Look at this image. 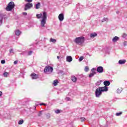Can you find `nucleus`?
<instances>
[{
  "label": "nucleus",
  "instance_id": "nucleus-23",
  "mask_svg": "<svg viewBox=\"0 0 127 127\" xmlns=\"http://www.w3.org/2000/svg\"><path fill=\"white\" fill-rule=\"evenodd\" d=\"M96 73H91L89 75V78H92V77H93L94 75H95Z\"/></svg>",
  "mask_w": 127,
  "mask_h": 127
},
{
  "label": "nucleus",
  "instance_id": "nucleus-41",
  "mask_svg": "<svg viewBox=\"0 0 127 127\" xmlns=\"http://www.w3.org/2000/svg\"><path fill=\"white\" fill-rule=\"evenodd\" d=\"M23 14L24 15H27V13L24 12H23Z\"/></svg>",
  "mask_w": 127,
  "mask_h": 127
},
{
  "label": "nucleus",
  "instance_id": "nucleus-30",
  "mask_svg": "<svg viewBox=\"0 0 127 127\" xmlns=\"http://www.w3.org/2000/svg\"><path fill=\"white\" fill-rule=\"evenodd\" d=\"M2 24V17H0V25Z\"/></svg>",
  "mask_w": 127,
  "mask_h": 127
},
{
  "label": "nucleus",
  "instance_id": "nucleus-40",
  "mask_svg": "<svg viewBox=\"0 0 127 127\" xmlns=\"http://www.w3.org/2000/svg\"><path fill=\"white\" fill-rule=\"evenodd\" d=\"M91 71H92V73H96V72H95V68H92L91 69Z\"/></svg>",
  "mask_w": 127,
  "mask_h": 127
},
{
  "label": "nucleus",
  "instance_id": "nucleus-43",
  "mask_svg": "<svg viewBox=\"0 0 127 127\" xmlns=\"http://www.w3.org/2000/svg\"><path fill=\"white\" fill-rule=\"evenodd\" d=\"M2 95V92L1 91H0V97H1Z\"/></svg>",
  "mask_w": 127,
  "mask_h": 127
},
{
  "label": "nucleus",
  "instance_id": "nucleus-14",
  "mask_svg": "<svg viewBox=\"0 0 127 127\" xmlns=\"http://www.w3.org/2000/svg\"><path fill=\"white\" fill-rule=\"evenodd\" d=\"M71 81H72V82H73L74 83H76V82H77V77H76L75 76H71Z\"/></svg>",
  "mask_w": 127,
  "mask_h": 127
},
{
  "label": "nucleus",
  "instance_id": "nucleus-13",
  "mask_svg": "<svg viewBox=\"0 0 127 127\" xmlns=\"http://www.w3.org/2000/svg\"><path fill=\"white\" fill-rule=\"evenodd\" d=\"M127 62V60H120L119 61V64H120L121 65H124Z\"/></svg>",
  "mask_w": 127,
  "mask_h": 127
},
{
  "label": "nucleus",
  "instance_id": "nucleus-19",
  "mask_svg": "<svg viewBox=\"0 0 127 127\" xmlns=\"http://www.w3.org/2000/svg\"><path fill=\"white\" fill-rule=\"evenodd\" d=\"M122 91H123V88H118L117 90V93H118V94H120V93H122Z\"/></svg>",
  "mask_w": 127,
  "mask_h": 127
},
{
  "label": "nucleus",
  "instance_id": "nucleus-37",
  "mask_svg": "<svg viewBox=\"0 0 127 127\" xmlns=\"http://www.w3.org/2000/svg\"><path fill=\"white\" fill-rule=\"evenodd\" d=\"M33 52H32V51H31L30 52H28V55H31V54H32V53Z\"/></svg>",
  "mask_w": 127,
  "mask_h": 127
},
{
  "label": "nucleus",
  "instance_id": "nucleus-32",
  "mask_svg": "<svg viewBox=\"0 0 127 127\" xmlns=\"http://www.w3.org/2000/svg\"><path fill=\"white\" fill-rule=\"evenodd\" d=\"M38 117H41L42 116V111H40L38 114Z\"/></svg>",
  "mask_w": 127,
  "mask_h": 127
},
{
  "label": "nucleus",
  "instance_id": "nucleus-47",
  "mask_svg": "<svg viewBox=\"0 0 127 127\" xmlns=\"http://www.w3.org/2000/svg\"><path fill=\"white\" fill-rule=\"evenodd\" d=\"M126 43H124V45H126V44H125Z\"/></svg>",
  "mask_w": 127,
  "mask_h": 127
},
{
  "label": "nucleus",
  "instance_id": "nucleus-7",
  "mask_svg": "<svg viewBox=\"0 0 127 127\" xmlns=\"http://www.w3.org/2000/svg\"><path fill=\"white\" fill-rule=\"evenodd\" d=\"M58 18L60 21H63V20H64V14L63 13L60 14L58 16Z\"/></svg>",
  "mask_w": 127,
  "mask_h": 127
},
{
  "label": "nucleus",
  "instance_id": "nucleus-2",
  "mask_svg": "<svg viewBox=\"0 0 127 127\" xmlns=\"http://www.w3.org/2000/svg\"><path fill=\"white\" fill-rule=\"evenodd\" d=\"M108 91H109V87H99L95 90V97L96 98H100L104 92H108Z\"/></svg>",
  "mask_w": 127,
  "mask_h": 127
},
{
  "label": "nucleus",
  "instance_id": "nucleus-42",
  "mask_svg": "<svg viewBox=\"0 0 127 127\" xmlns=\"http://www.w3.org/2000/svg\"><path fill=\"white\" fill-rule=\"evenodd\" d=\"M14 64L15 65L16 64H17V61H15L14 62Z\"/></svg>",
  "mask_w": 127,
  "mask_h": 127
},
{
  "label": "nucleus",
  "instance_id": "nucleus-18",
  "mask_svg": "<svg viewBox=\"0 0 127 127\" xmlns=\"http://www.w3.org/2000/svg\"><path fill=\"white\" fill-rule=\"evenodd\" d=\"M102 80H99L97 81L95 83L96 86H100V85H101V84L102 83Z\"/></svg>",
  "mask_w": 127,
  "mask_h": 127
},
{
  "label": "nucleus",
  "instance_id": "nucleus-1",
  "mask_svg": "<svg viewBox=\"0 0 127 127\" xmlns=\"http://www.w3.org/2000/svg\"><path fill=\"white\" fill-rule=\"evenodd\" d=\"M36 17L38 19L41 18L40 20V21L41 22V27H45L46 21H47V13H46V12H43L40 14H37Z\"/></svg>",
  "mask_w": 127,
  "mask_h": 127
},
{
  "label": "nucleus",
  "instance_id": "nucleus-11",
  "mask_svg": "<svg viewBox=\"0 0 127 127\" xmlns=\"http://www.w3.org/2000/svg\"><path fill=\"white\" fill-rule=\"evenodd\" d=\"M97 35H98V34H97L95 32L91 33L90 35V38H95V37H96V36H97Z\"/></svg>",
  "mask_w": 127,
  "mask_h": 127
},
{
  "label": "nucleus",
  "instance_id": "nucleus-36",
  "mask_svg": "<svg viewBox=\"0 0 127 127\" xmlns=\"http://www.w3.org/2000/svg\"><path fill=\"white\" fill-rule=\"evenodd\" d=\"M25 1H27V2H31L32 0H25Z\"/></svg>",
  "mask_w": 127,
  "mask_h": 127
},
{
  "label": "nucleus",
  "instance_id": "nucleus-17",
  "mask_svg": "<svg viewBox=\"0 0 127 127\" xmlns=\"http://www.w3.org/2000/svg\"><path fill=\"white\" fill-rule=\"evenodd\" d=\"M35 8L36 9H38L40 8V2H38V3L36 4Z\"/></svg>",
  "mask_w": 127,
  "mask_h": 127
},
{
  "label": "nucleus",
  "instance_id": "nucleus-10",
  "mask_svg": "<svg viewBox=\"0 0 127 127\" xmlns=\"http://www.w3.org/2000/svg\"><path fill=\"white\" fill-rule=\"evenodd\" d=\"M31 77L33 79H37L38 78V75L35 73H32L31 74Z\"/></svg>",
  "mask_w": 127,
  "mask_h": 127
},
{
  "label": "nucleus",
  "instance_id": "nucleus-22",
  "mask_svg": "<svg viewBox=\"0 0 127 127\" xmlns=\"http://www.w3.org/2000/svg\"><path fill=\"white\" fill-rule=\"evenodd\" d=\"M101 21L102 22H105V21L108 22L109 21V19L108 18H104Z\"/></svg>",
  "mask_w": 127,
  "mask_h": 127
},
{
  "label": "nucleus",
  "instance_id": "nucleus-15",
  "mask_svg": "<svg viewBox=\"0 0 127 127\" xmlns=\"http://www.w3.org/2000/svg\"><path fill=\"white\" fill-rule=\"evenodd\" d=\"M119 39H120V38H119V37L115 36L113 38L112 41H113V42H117V41H118V40H119Z\"/></svg>",
  "mask_w": 127,
  "mask_h": 127
},
{
  "label": "nucleus",
  "instance_id": "nucleus-34",
  "mask_svg": "<svg viewBox=\"0 0 127 127\" xmlns=\"http://www.w3.org/2000/svg\"><path fill=\"white\" fill-rule=\"evenodd\" d=\"M81 122H85L86 121V119L85 118H81Z\"/></svg>",
  "mask_w": 127,
  "mask_h": 127
},
{
  "label": "nucleus",
  "instance_id": "nucleus-46",
  "mask_svg": "<svg viewBox=\"0 0 127 127\" xmlns=\"http://www.w3.org/2000/svg\"><path fill=\"white\" fill-rule=\"evenodd\" d=\"M42 105H44L43 103V104H40V106H42Z\"/></svg>",
  "mask_w": 127,
  "mask_h": 127
},
{
  "label": "nucleus",
  "instance_id": "nucleus-3",
  "mask_svg": "<svg viewBox=\"0 0 127 127\" xmlns=\"http://www.w3.org/2000/svg\"><path fill=\"white\" fill-rule=\"evenodd\" d=\"M74 42L78 45H82L85 42V37L83 36L77 37L74 40Z\"/></svg>",
  "mask_w": 127,
  "mask_h": 127
},
{
  "label": "nucleus",
  "instance_id": "nucleus-12",
  "mask_svg": "<svg viewBox=\"0 0 127 127\" xmlns=\"http://www.w3.org/2000/svg\"><path fill=\"white\" fill-rule=\"evenodd\" d=\"M73 59L71 56H67L66 57V61L67 62H72Z\"/></svg>",
  "mask_w": 127,
  "mask_h": 127
},
{
  "label": "nucleus",
  "instance_id": "nucleus-35",
  "mask_svg": "<svg viewBox=\"0 0 127 127\" xmlns=\"http://www.w3.org/2000/svg\"><path fill=\"white\" fill-rule=\"evenodd\" d=\"M1 64H5V61L4 60H2L1 61Z\"/></svg>",
  "mask_w": 127,
  "mask_h": 127
},
{
  "label": "nucleus",
  "instance_id": "nucleus-28",
  "mask_svg": "<svg viewBox=\"0 0 127 127\" xmlns=\"http://www.w3.org/2000/svg\"><path fill=\"white\" fill-rule=\"evenodd\" d=\"M8 75V73L7 72H4L3 73L4 77H7Z\"/></svg>",
  "mask_w": 127,
  "mask_h": 127
},
{
  "label": "nucleus",
  "instance_id": "nucleus-39",
  "mask_svg": "<svg viewBox=\"0 0 127 127\" xmlns=\"http://www.w3.org/2000/svg\"><path fill=\"white\" fill-rule=\"evenodd\" d=\"M66 101H70V98H69L68 97H67L65 98Z\"/></svg>",
  "mask_w": 127,
  "mask_h": 127
},
{
  "label": "nucleus",
  "instance_id": "nucleus-6",
  "mask_svg": "<svg viewBox=\"0 0 127 127\" xmlns=\"http://www.w3.org/2000/svg\"><path fill=\"white\" fill-rule=\"evenodd\" d=\"M33 6L32 3H27L25 5L24 9L25 10H27V9H29L31 8Z\"/></svg>",
  "mask_w": 127,
  "mask_h": 127
},
{
  "label": "nucleus",
  "instance_id": "nucleus-9",
  "mask_svg": "<svg viewBox=\"0 0 127 127\" xmlns=\"http://www.w3.org/2000/svg\"><path fill=\"white\" fill-rule=\"evenodd\" d=\"M103 84L104 86H105L103 87H108V86H110V85H111V82H110V81L109 80H106L104 81Z\"/></svg>",
  "mask_w": 127,
  "mask_h": 127
},
{
  "label": "nucleus",
  "instance_id": "nucleus-16",
  "mask_svg": "<svg viewBox=\"0 0 127 127\" xmlns=\"http://www.w3.org/2000/svg\"><path fill=\"white\" fill-rule=\"evenodd\" d=\"M15 34L17 35V36H19L20 34H21V32L19 31V30H16L15 31Z\"/></svg>",
  "mask_w": 127,
  "mask_h": 127
},
{
  "label": "nucleus",
  "instance_id": "nucleus-20",
  "mask_svg": "<svg viewBox=\"0 0 127 127\" xmlns=\"http://www.w3.org/2000/svg\"><path fill=\"white\" fill-rule=\"evenodd\" d=\"M50 42H52L53 43H56V39H53V38H51L50 39Z\"/></svg>",
  "mask_w": 127,
  "mask_h": 127
},
{
  "label": "nucleus",
  "instance_id": "nucleus-31",
  "mask_svg": "<svg viewBox=\"0 0 127 127\" xmlns=\"http://www.w3.org/2000/svg\"><path fill=\"white\" fill-rule=\"evenodd\" d=\"M127 34L126 33H124L123 34L122 37H123V38H127Z\"/></svg>",
  "mask_w": 127,
  "mask_h": 127
},
{
  "label": "nucleus",
  "instance_id": "nucleus-29",
  "mask_svg": "<svg viewBox=\"0 0 127 127\" xmlns=\"http://www.w3.org/2000/svg\"><path fill=\"white\" fill-rule=\"evenodd\" d=\"M122 114H123V112H119V113H116V115L117 117H119V116H121L122 115Z\"/></svg>",
  "mask_w": 127,
  "mask_h": 127
},
{
  "label": "nucleus",
  "instance_id": "nucleus-33",
  "mask_svg": "<svg viewBox=\"0 0 127 127\" xmlns=\"http://www.w3.org/2000/svg\"><path fill=\"white\" fill-rule=\"evenodd\" d=\"M46 116H47V119H50V117H51L50 114L48 113Z\"/></svg>",
  "mask_w": 127,
  "mask_h": 127
},
{
  "label": "nucleus",
  "instance_id": "nucleus-44",
  "mask_svg": "<svg viewBox=\"0 0 127 127\" xmlns=\"http://www.w3.org/2000/svg\"><path fill=\"white\" fill-rule=\"evenodd\" d=\"M116 13L117 14H119V13H120V11H117Z\"/></svg>",
  "mask_w": 127,
  "mask_h": 127
},
{
  "label": "nucleus",
  "instance_id": "nucleus-25",
  "mask_svg": "<svg viewBox=\"0 0 127 127\" xmlns=\"http://www.w3.org/2000/svg\"><path fill=\"white\" fill-rule=\"evenodd\" d=\"M55 113H56V114H60V113H61V111H60V110L58 109L55 111Z\"/></svg>",
  "mask_w": 127,
  "mask_h": 127
},
{
  "label": "nucleus",
  "instance_id": "nucleus-38",
  "mask_svg": "<svg viewBox=\"0 0 127 127\" xmlns=\"http://www.w3.org/2000/svg\"><path fill=\"white\" fill-rule=\"evenodd\" d=\"M9 52H10V53H14V52H13V49H11V50H9Z\"/></svg>",
  "mask_w": 127,
  "mask_h": 127
},
{
  "label": "nucleus",
  "instance_id": "nucleus-8",
  "mask_svg": "<svg viewBox=\"0 0 127 127\" xmlns=\"http://www.w3.org/2000/svg\"><path fill=\"white\" fill-rule=\"evenodd\" d=\"M98 73H103L104 72V68L102 66H98L97 68Z\"/></svg>",
  "mask_w": 127,
  "mask_h": 127
},
{
  "label": "nucleus",
  "instance_id": "nucleus-24",
  "mask_svg": "<svg viewBox=\"0 0 127 127\" xmlns=\"http://www.w3.org/2000/svg\"><path fill=\"white\" fill-rule=\"evenodd\" d=\"M84 70H85V72H88V71H89V66H86L85 67Z\"/></svg>",
  "mask_w": 127,
  "mask_h": 127
},
{
  "label": "nucleus",
  "instance_id": "nucleus-4",
  "mask_svg": "<svg viewBox=\"0 0 127 127\" xmlns=\"http://www.w3.org/2000/svg\"><path fill=\"white\" fill-rule=\"evenodd\" d=\"M14 2H13V1L10 2L6 7V10H7V11H10V10L14 8Z\"/></svg>",
  "mask_w": 127,
  "mask_h": 127
},
{
  "label": "nucleus",
  "instance_id": "nucleus-26",
  "mask_svg": "<svg viewBox=\"0 0 127 127\" xmlns=\"http://www.w3.org/2000/svg\"><path fill=\"white\" fill-rule=\"evenodd\" d=\"M23 120H20L19 122H18V125H22V124H23Z\"/></svg>",
  "mask_w": 127,
  "mask_h": 127
},
{
  "label": "nucleus",
  "instance_id": "nucleus-5",
  "mask_svg": "<svg viewBox=\"0 0 127 127\" xmlns=\"http://www.w3.org/2000/svg\"><path fill=\"white\" fill-rule=\"evenodd\" d=\"M44 72V73H47V72H49V73H52V72H53V67L47 66L45 67Z\"/></svg>",
  "mask_w": 127,
  "mask_h": 127
},
{
  "label": "nucleus",
  "instance_id": "nucleus-21",
  "mask_svg": "<svg viewBox=\"0 0 127 127\" xmlns=\"http://www.w3.org/2000/svg\"><path fill=\"white\" fill-rule=\"evenodd\" d=\"M59 82H58V80H55L54 81V82H53V85L54 86H57Z\"/></svg>",
  "mask_w": 127,
  "mask_h": 127
},
{
  "label": "nucleus",
  "instance_id": "nucleus-45",
  "mask_svg": "<svg viewBox=\"0 0 127 127\" xmlns=\"http://www.w3.org/2000/svg\"><path fill=\"white\" fill-rule=\"evenodd\" d=\"M60 59V57H59V56H57V59Z\"/></svg>",
  "mask_w": 127,
  "mask_h": 127
},
{
  "label": "nucleus",
  "instance_id": "nucleus-27",
  "mask_svg": "<svg viewBox=\"0 0 127 127\" xmlns=\"http://www.w3.org/2000/svg\"><path fill=\"white\" fill-rule=\"evenodd\" d=\"M84 59V57L83 56H81L79 59V62H81V61H83V60Z\"/></svg>",
  "mask_w": 127,
  "mask_h": 127
}]
</instances>
